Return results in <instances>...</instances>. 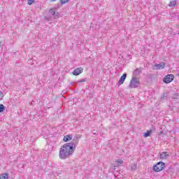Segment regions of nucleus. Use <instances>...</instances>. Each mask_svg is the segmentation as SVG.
Masks as SVG:
<instances>
[{"instance_id":"obj_11","label":"nucleus","mask_w":179,"mask_h":179,"mask_svg":"<svg viewBox=\"0 0 179 179\" xmlns=\"http://www.w3.org/2000/svg\"><path fill=\"white\" fill-rule=\"evenodd\" d=\"M152 132H153V130H148L145 133L143 134L144 138H148V136H150Z\"/></svg>"},{"instance_id":"obj_16","label":"nucleus","mask_w":179,"mask_h":179,"mask_svg":"<svg viewBox=\"0 0 179 179\" xmlns=\"http://www.w3.org/2000/svg\"><path fill=\"white\" fill-rule=\"evenodd\" d=\"M137 167H138V164H136V163H134L131 165V170L135 171L136 170Z\"/></svg>"},{"instance_id":"obj_9","label":"nucleus","mask_w":179,"mask_h":179,"mask_svg":"<svg viewBox=\"0 0 179 179\" xmlns=\"http://www.w3.org/2000/svg\"><path fill=\"white\" fill-rule=\"evenodd\" d=\"M64 142H69V141H72V135H66L63 138Z\"/></svg>"},{"instance_id":"obj_8","label":"nucleus","mask_w":179,"mask_h":179,"mask_svg":"<svg viewBox=\"0 0 179 179\" xmlns=\"http://www.w3.org/2000/svg\"><path fill=\"white\" fill-rule=\"evenodd\" d=\"M125 79H127V73H124L120 78L117 85L118 86H121L125 82Z\"/></svg>"},{"instance_id":"obj_17","label":"nucleus","mask_w":179,"mask_h":179,"mask_svg":"<svg viewBox=\"0 0 179 179\" xmlns=\"http://www.w3.org/2000/svg\"><path fill=\"white\" fill-rule=\"evenodd\" d=\"M122 163H124V161H122V159H117L115 165L116 166H120V164H122Z\"/></svg>"},{"instance_id":"obj_25","label":"nucleus","mask_w":179,"mask_h":179,"mask_svg":"<svg viewBox=\"0 0 179 179\" xmlns=\"http://www.w3.org/2000/svg\"><path fill=\"white\" fill-rule=\"evenodd\" d=\"M74 83H71V86H73Z\"/></svg>"},{"instance_id":"obj_22","label":"nucleus","mask_w":179,"mask_h":179,"mask_svg":"<svg viewBox=\"0 0 179 179\" xmlns=\"http://www.w3.org/2000/svg\"><path fill=\"white\" fill-rule=\"evenodd\" d=\"M3 99V92L0 91V101Z\"/></svg>"},{"instance_id":"obj_28","label":"nucleus","mask_w":179,"mask_h":179,"mask_svg":"<svg viewBox=\"0 0 179 179\" xmlns=\"http://www.w3.org/2000/svg\"><path fill=\"white\" fill-rule=\"evenodd\" d=\"M0 44H1V42H0Z\"/></svg>"},{"instance_id":"obj_19","label":"nucleus","mask_w":179,"mask_h":179,"mask_svg":"<svg viewBox=\"0 0 179 179\" xmlns=\"http://www.w3.org/2000/svg\"><path fill=\"white\" fill-rule=\"evenodd\" d=\"M49 13H51L52 16H55V10H54V8H51L49 11Z\"/></svg>"},{"instance_id":"obj_15","label":"nucleus","mask_w":179,"mask_h":179,"mask_svg":"<svg viewBox=\"0 0 179 179\" xmlns=\"http://www.w3.org/2000/svg\"><path fill=\"white\" fill-rule=\"evenodd\" d=\"M179 97V94H173V96H172V99L173 100H178Z\"/></svg>"},{"instance_id":"obj_26","label":"nucleus","mask_w":179,"mask_h":179,"mask_svg":"<svg viewBox=\"0 0 179 179\" xmlns=\"http://www.w3.org/2000/svg\"><path fill=\"white\" fill-rule=\"evenodd\" d=\"M115 167H117V166H113V170H115Z\"/></svg>"},{"instance_id":"obj_4","label":"nucleus","mask_w":179,"mask_h":179,"mask_svg":"<svg viewBox=\"0 0 179 179\" xmlns=\"http://www.w3.org/2000/svg\"><path fill=\"white\" fill-rule=\"evenodd\" d=\"M174 80V75L168 74L163 78L164 83H171Z\"/></svg>"},{"instance_id":"obj_21","label":"nucleus","mask_w":179,"mask_h":179,"mask_svg":"<svg viewBox=\"0 0 179 179\" xmlns=\"http://www.w3.org/2000/svg\"><path fill=\"white\" fill-rule=\"evenodd\" d=\"M28 1V5H32L33 3L36 1V0H27Z\"/></svg>"},{"instance_id":"obj_23","label":"nucleus","mask_w":179,"mask_h":179,"mask_svg":"<svg viewBox=\"0 0 179 179\" xmlns=\"http://www.w3.org/2000/svg\"><path fill=\"white\" fill-rule=\"evenodd\" d=\"M53 17H55V19H57V18L59 17V13H55V15H54Z\"/></svg>"},{"instance_id":"obj_7","label":"nucleus","mask_w":179,"mask_h":179,"mask_svg":"<svg viewBox=\"0 0 179 179\" xmlns=\"http://www.w3.org/2000/svg\"><path fill=\"white\" fill-rule=\"evenodd\" d=\"M142 71H143V68L142 67L136 69L133 72L134 76H139L142 73Z\"/></svg>"},{"instance_id":"obj_18","label":"nucleus","mask_w":179,"mask_h":179,"mask_svg":"<svg viewBox=\"0 0 179 179\" xmlns=\"http://www.w3.org/2000/svg\"><path fill=\"white\" fill-rule=\"evenodd\" d=\"M5 110V106L3 104H0V113H3Z\"/></svg>"},{"instance_id":"obj_6","label":"nucleus","mask_w":179,"mask_h":179,"mask_svg":"<svg viewBox=\"0 0 179 179\" xmlns=\"http://www.w3.org/2000/svg\"><path fill=\"white\" fill-rule=\"evenodd\" d=\"M83 72V68L79 67V68L76 69L73 71V75L74 76H78V75H80V73H82Z\"/></svg>"},{"instance_id":"obj_14","label":"nucleus","mask_w":179,"mask_h":179,"mask_svg":"<svg viewBox=\"0 0 179 179\" xmlns=\"http://www.w3.org/2000/svg\"><path fill=\"white\" fill-rule=\"evenodd\" d=\"M176 5H177V1L176 0L170 1L169 6L175 8Z\"/></svg>"},{"instance_id":"obj_2","label":"nucleus","mask_w":179,"mask_h":179,"mask_svg":"<svg viewBox=\"0 0 179 179\" xmlns=\"http://www.w3.org/2000/svg\"><path fill=\"white\" fill-rule=\"evenodd\" d=\"M139 85H141V83L139 82V78L137 77H132L129 86L131 89H134L136 87H139Z\"/></svg>"},{"instance_id":"obj_1","label":"nucleus","mask_w":179,"mask_h":179,"mask_svg":"<svg viewBox=\"0 0 179 179\" xmlns=\"http://www.w3.org/2000/svg\"><path fill=\"white\" fill-rule=\"evenodd\" d=\"M78 143L79 139L78 137H75L71 142L64 144L59 150V158L62 160H65V159L71 157L75 152V149H76V146H78Z\"/></svg>"},{"instance_id":"obj_12","label":"nucleus","mask_w":179,"mask_h":179,"mask_svg":"<svg viewBox=\"0 0 179 179\" xmlns=\"http://www.w3.org/2000/svg\"><path fill=\"white\" fill-rule=\"evenodd\" d=\"M169 96V93L168 92H164L162 96H161V100L164 101V100H167V97Z\"/></svg>"},{"instance_id":"obj_13","label":"nucleus","mask_w":179,"mask_h":179,"mask_svg":"<svg viewBox=\"0 0 179 179\" xmlns=\"http://www.w3.org/2000/svg\"><path fill=\"white\" fill-rule=\"evenodd\" d=\"M167 156H169V154H167V152H163L159 155V159H166Z\"/></svg>"},{"instance_id":"obj_3","label":"nucleus","mask_w":179,"mask_h":179,"mask_svg":"<svg viewBox=\"0 0 179 179\" xmlns=\"http://www.w3.org/2000/svg\"><path fill=\"white\" fill-rule=\"evenodd\" d=\"M164 167H166V164L163 162H159L157 164L153 166L152 170L156 173H159V171H162Z\"/></svg>"},{"instance_id":"obj_24","label":"nucleus","mask_w":179,"mask_h":179,"mask_svg":"<svg viewBox=\"0 0 179 179\" xmlns=\"http://www.w3.org/2000/svg\"><path fill=\"white\" fill-rule=\"evenodd\" d=\"M83 82H86V78L79 80L78 83H83Z\"/></svg>"},{"instance_id":"obj_10","label":"nucleus","mask_w":179,"mask_h":179,"mask_svg":"<svg viewBox=\"0 0 179 179\" xmlns=\"http://www.w3.org/2000/svg\"><path fill=\"white\" fill-rule=\"evenodd\" d=\"M0 179H9V173H4L0 175Z\"/></svg>"},{"instance_id":"obj_20","label":"nucleus","mask_w":179,"mask_h":179,"mask_svg":"<svg viewBox=\"0 0 179 179\" xmlns=\"http://www.w3.org/2000/svg\"><path fill=\"white\" fill-rule=\"evenodd\" d=\"M70 0H60L61 4L62 5H65V3H68V1Z\"/></svg>"},{"instance_id":"obj_27","label":"nucleus","mask_w":179,"mask_h":179,"mask_svg":"<svg viewBox=\"0 0 179 179\" xmlns=\"http://www.w3.org/2000/svg\"><path fill=\"white\" fill-rule=\"evenodd\" d=\"M53 2L55 1L56 0H52Z\"/></svg>"},{"instance_id":"obj_5","label":"nucleus","mask_w":179,"mask_h":179,"mask_svg":"<svg viewBox=\"0 0 179 179\" xmlns=\"http://www.w3.org/2000/svg\"><path fill=\"white\" fill-rule=\"evenodd\" d=\"M166 66V63L162 62L159 64H156L155 66L152 67L153 69L159 70V69H164Z\"/></svg>"}]
</instances>
